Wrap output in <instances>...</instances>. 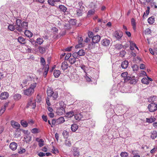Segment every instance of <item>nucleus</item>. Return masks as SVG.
Wrapping results in <instances>:
<instances>
[{"label":"nucleus","instance_id":"c85d7f7f","mask_svg":"<svg viewBox=\"0 0 157 157\" xmlns=\"http://www.w3.org/2000/svg\"><path fill=\"white\" fill-rule=\"evenodd\" d=\"M142 82L144 84H148L149 83V81L147 78H144L141 80Z\"/></svg>","mask_w":157,"mask_h":157},{"label":"nucleus","instance_id":"4468645a","mask_svg":"<svg viewBox=\"0 0 157 157\" xmlns=\"http://www.w3.org/2000/svg\"><path fill=\"white\" fill-rule=\"evenodd\" d=\"M57 112L59 115H62L64 114L65 112V109L63 107H61L58 109Z\"/></svg>","mask_w":157,"mask_h":157},{"label":"nucleus","instance_id":"bf43d9fd","mask_svg":"<svg viewBox=\"0 0 157 157\" xmlns=\"http://www.w3.org/2000/svg\"><path fill=\"white\" fill-rule=\"evenodd\" d=\"M132 79V77L128 76H126V78H125L124 80V81L127 82L129 80H130Z\"/></svg>","mask_w":157,"mask_h":157},{"label":"nucleus","instance_id":"79ce46f5","mask_svg":"<svg viewBox=\"0 0 157 157\" xmlns=\"http://www.w3.org/2000/svg\"><path fill=\"white\" fill-rule=\"evenodd\" d=\"M132 70L134 71H137L139 69V67L137 65L134 64L132 66Z\"/></svg>","mask_w":157,"mask_h":157},{"label":"nucleus","instance_id":"c03bdc74","mask_svg":"<svg viewBox=\"0 0 157 157\" xmlns=\"http://www.w3.org/2000/svg\"><path fill=\"white\" fill-rule=\"evenodd\" d=\"M151 33V31L149 28H147L144 30V33L145 35L150 34Z\"/></svg>","mask_w":157,"mask_h":157},{"label":"nucleus","instance_id":"393cba45","mask_svg":"<svg viewBox=\"0 0 157 157\" xmlns=\"http://www.w3.org/2000/svg\"><path fill=\"white\" fill-rule=\"evenodd\" d=\"M82 116L80 113H77L75 115V119L78 121L80 120L82 118Z\"/></svg>","mask_w":157,"mask_h":157},{"label":"nucleus","instance_id":"20e7f679","mask_svg":"<svg viewBox=\"0 0 157 157\" xmlns=\"http://www.w3.org/2000/svg\"><path fill=\"white\" fill-rule=\"evenodd\" d=\"M34 90L30 88H29L24 91V93L25 95L30 96L31 95L34 93Z\"/></svg>","mask_w":157,"mask_h":157},{"label":"nucleus","instance_id":"c756f323","mask_svg":"<svg viewBox=\"0 0 157 157\" xmlns=\"http://www.w3.org/2000/svg\"><path fill=\"white\" fill-rule=\"evenodd\" d=\"M21 26L23 29H28V23L27 22H23L21 24Z\"/></svg>","mask_w":157,"mask_h":157},{"label":"nucleus","instance_id":"473e14b6","mask_svg":"<svg viewBox=\"0 0 157 157\" xmlns=\"http://www.w3.org/2000/svg\"><path fill=\"white\" fill-rule=\"evenodd\" d=\"M157 136V132L155 131H153L151 133V137L152 139H155Z\"/></svg>","mask_w":157,"mask_h":157},{"label":"nucleus","instance_id":"1a4fd4ad","mask_svg":"<svg viewBox=\"0 0 157 157\" xmlns=\"http://www.w3.org/2000/svg\"><path fill=\"white\" fill-rule=\"evenodd\" d=\"M9 96L8 93L7 92L2 93L0 94V98L1 99H6L8 98Z\"/></svg>","mask_w":157,"mask_h":157},{"label":"nucleus","instance_id":"a878e982","mask_svg":"<svg viewBox=\"0 0 157 157\" xmlns=\"http://www.w3.org/2000/svg\"><path fill=\"white\" fill-rule=\"evenodd\" d=\"M38 49L39 52L41 54H44L45 52V48L39 46L38 47Z\"/></svg>","mask_w":157,"mask_h":157},{"label":"nucleus","instance_id":"cd10ccee","mask_svg":"<svg viewBox=\"0 0 157 157\" xmlns=\"http://www.w3.org/2000/svg\"><path fill=\"white\" fill-rule=\"evenodd\" d=\"M31 83H30V87L29 88H30L34 90V89L36 87V83L34 82V81H33L32 82H30Z\"/></svg>","mask_w":157,"mask_h":157},{"label":"nucleus","instance_id":"4c0bfd02","mask_svg":"<svg viewBox=\"0 0 157 157\" xmlns=\"http://www.w3.org/2000/svg\"><path fill=\"white\" fill-rule=\"evenodd\" d=\"M76 61V59L73 58H70L69 59V62L71 64H73L75 63Z\"/></svg>","mask_w":157,"mask_h":157},{"label":"nucleus","instance_id":"c9c22d12","mask_svg":"<svg viewBox=\"0 0 157 157\" xmlns=\"http://www.w3.org/2000/svg\"><path fill=\"white\" fill-rule=\"evenodd\" d=\"M155 118L153 117H151L150 118H146V122L148 123H151L155 121Z\"/></svg>","mask_w":157,"mask_h":157},{"label":"nucleus","instance_id":"37998d69","mask_svg":"<svg viewBox=\"0 0 157 157\" xmlns=\"http://www.w3.org/2000/svg\"><path fill=\"white\" fill-rule=\"evenodd\" d=\"M31 132L33 133H38L39 132V129L36 128H33L32 129Z\"/></svg>","mask_w":157,"mask_h":157},{"label":"nucleus","instance_id":"0eeeda50","mask_svg":"<svg viewBox=\"0 0 157 157\" xmlns=\"http://www.w3.org/2000/svg\"><path fill=\"white\" fill-rule=\"evenodd\" d=\"M100 39L101 37L99 35H97L94 36L92 39V41L93 42V44H94V43H98L100 41Z\"/></svg>","mask_w":157,"mask_h":157},{"label":"nucleus","instance_id":"49530a36","mask_svg":"<svg viewBox=\"0 0 157 157\" xmlns=\"http://www.w3.org/2000/svg\"><path fill=\"white\" fill-rule=\"evenodd\" d=\"M52 30L53 31V33L56 35L58 33V30L57 28L56 27H53L52 29Z\"/></svg>","mask_w":157,"mask_h":157},{"label":"nucleus","instance_id":"a211bd4d","mask_svg":"<svg viewBox=\"0 0 157 157\" xmlns=\"http://www.w3.org/2000/svg\"><path fill=\"white\" fill-rule=\"evenodd\" d=\"M25 35L29 38L31 37L33 35V33L29 31L25 30L24 32Z\"/></svg>","mask_w":157,"mask_h":157},{"label":"nucleus","instance_id":"ddd939ff","mask_svg":"<svg viewBox=\"0 0 157 157\" xmlns=\"http://www.w3.org/2000/svg\"><path fill=\"white\" fill-rule=\"evenodd\" d=\"M17 40L21 44H25L26 43L25 39L22 36L19 37L17 38Z\"/></svg>","mask_w":157,"mask_h":157},{"label":"nucleus","instance_id":"72a5a7b5","mask_svg":"<svg viewBox=\"0 0 157 157\" xmlns=\"http://www.w3.org/2000/svg\"><path fill=\"white\" fill-rule=\"evenodd\" d=\"M78 56H82L85 55V52L84 50L82 49L80 50L78 52Z\"/></svg>","mask_w":157,"mask_h":157},{"label":"nucleus","instance_id":"69168bd1","mask_svg":"<svg viewBox=\"0 0 157 157\" xmlns=\"http://www.w3.org/2000/svg\"><path fill=\"white\" fill-rule=\"evenodd\" d=\"M117 48L118 49H120L122 48V45L121 44H117L116 45Z\"/></svg>","mask_w":157,"mask_h":157},{"label":"nucleus","instance_id":"f257e3e1","mask_svg":"<svg viewBox=\"0 0 157 157\" xmlns=\"http://www.w3.org/2000/svg\"><path fill=\"white\" fill-rule=\"evenodd\" d=\"M47 97H52L53 100L56 99L58 97V93L57 92H54L53 90L50 88H49L47 90Z\"/></svg>","mask_w":157,"mask_h":157},{"label":"nucleus","instance_id":"3c124183","mask_svg":"<svg viewBox=\"0 0 157 157\" xmlns=\"http://www.w3.org/2000/svg\"><path fill=\"white\" fill-rule=\"evenodd\" d=\"M128 75V73L127 72H125L122 73L121 75V76L123 77L124 79L125 78H126V76Z\"/></svg>","mask_w":157,"mask_h":157},{"label":"nucleus","instance_id":"6e6552de","mask_svg":"<svg viewBox=\"0 0 157 157\" xmlns=\"http://www.w3.org/2000/svg\"><path fill=\"white\" fill-rule=\"evenodd\" d=\"M84 8L83 7H80V9H78L77 10L76 14L78 16H81L84 13Z\"/></svg>","mask_w":157,"mask_h":157},{"label":"nucleus","instance_id":"6e6d98bb","mask_svg":"<svg viewBox=\"0 0 157 157\" xmlns=\"http://www.w3.org/2000/svg\"><path fill=\"white\" fill-rule=\"evenodd\" d=\"M94 11L92 10H89L88 13V16H91L94 13Z\"/></svg>","mask_w":157,"mask_h":157},{"label":"nucleus","instance_id":"f8f14e48","mask_svg":"<svg viewBox=\"0 0 157 157\" xmlns=\"http://www.w3.org/2000/svg\"><path fill=\"white\" fill-rule=\"evenodd\" d=\"M17 144L15 142L11 143L10 145V148L13 151L15 150L17 148Z\"/></svg>","mask_w":157,"mask_h":157},{"label":"nucleus","instance_id":"13d9d810","mask_svg":"<svg viewBox=\"0 0 157 157\" xmlns=\"http://www.w3.org/2000/svg\"><path fill=\"white\" fill-rule=\"evenodd\" d=\"M88 36L89 38H92V37H93V33L92 32L89 31L88 32Z\"/></svg>","mask_w":157,"mask_h":157},{"label":"nucleus","instance_id":"e2e57ef3","mask_svg":"<svg viewBox=\"0 0 157 157\" xmlns=\"http://www.w3.org/2000/svg\"><path fill=\"white\" fill-rule=\"evenodd\" d=\"M53 151V153L54 154H56L59 152L58 150L57 149L55 148L54 147H53V149H52Z\"/></svg>","mask_w":157,"mask_h":157},{"label":"nucleus","instance_id":"ea45409f","mask_svg":"<svg viewBox=\"0 0 157 157\" xmlns=\"http://www.w3.org/2000/svg\"><path fill=\"white\" fill-rule=\"evenodd\" d=\"M8 28L11 31H13L15 29V27L12 25H10L8 26Z\"/></svg>","mask_w":157,"mask_h":157},{"label":"nucleus","instance_id":"5fc2aeb1","mask_svg":"<svg viewBox=\"0 0 157 157\" xmlns=\"http://www.w3.org/2000/svg\"><path fill=\"white\" fill-rule=\"evenodd\" d=\"M25 139H27V140H26V141L27 143H28L30 142L32 140V138L30 136H26V138H24Z\"/></svg>","mask_w":157,"mask_h":157},{"label":"nucleus","instance_id":"7ed1b4c3","mask_svg":"<svg viewBox=\"0 0 157 157\" xmlns=\"http://www.w3.org/2000/svg\"><path fill=\"white\" fill-rule=\"evenodd\" d=\"M148 108L150 112L155 111L157 109V104L155 103H151L148 106Z\"/></svg>","mask_w":157,"mask_h":157},{"label":"nucleus","instance_id":"f03ea898","mask_svg":"<svg viewBox=\"0 0 157 157\" xmlns=\"http://www.w3.org/2000/svg\"><path fill=\"white\" fill-rule=\"evenodd\" d=\"M30 107L31 109H34L36 107V102L34 101H33V98H30L29 100L26 107L29 108Z\"/></svg>","mask_w":157,"mask_h":157},{"label":"nucleus","instance_id":"774afa93","mask_svg":"<svg viewBox=\"0 0 157 157\" xmlns=\"http://www.w3.org/2000/svg\"><path fill=\"white\" fill-rule=\"evenodd\" d=\"M38 155L40 157H43L45 155V154L42 152H40L38 154Z\"/></svg>","mask_w":157,"mask_h":157},{"label":"nucleus","instance_id":"2f4dec72","mask_svg":"<svg viewBox=\"0 0 157 157\" xmlns=\"http://www.w3.org/2000/svg\"><path fill=\"white\" fill-rule=\"evenodd\" d=\"M59 8L60 10L64 12L66 11L67 10V8L64 6L63 5H60L59 6Z\"/></svg>","mask_w":157,"mask_h":157},{"label":"nucleus","instance_id":"f704fd0d","mask_svg":"<svg viewBox=\"0 0 157 157\" xmlns=\"http://www.w3.org/2000/svg\"><path fill=\"white\" fill-rule=\"evenodd\" d=\"M21 124L22 126L24 127H27L28 125L27 122L26 121L23 120L21 121Z\"/></svg>","mask_w":157,"mask_h":157},{"label":"nucleus","instance_id":"6ab92c4d","mask_svg":"<svg viewBox=\"0 0 157 157\" xmlns=\"http://www.w3.org/2000/svg\"><path fill=\"white\" fill-rule=\"evenodd\" d=\"M128 64V62L127 61L125 60L122 62L121 66L123 68L125 69L127 67Z\"/></svg>","mask_w":157,"mask_h":157},{"label":"nucleus","instance_id":"e433bc0d","mask_svg":"<svg viewBox=\"0 0 157 157\" xmlns=\"http://www.w3.org/2000/svg\"><path fill=\"white\" fill-rule=\"evenodd\" d=\"M21 98V95L18 94H16L13 96L14 99L16 100H19Z\"/></svg>","mask_w":157,"mask_h":157},{"label":"nucleus","instance_id":"8fccbe9b","mask_svg":"<svg viewBox=\"0 0 157 157\" xmlns=\"http://www.w3.org/2000/svg\"><path fill=\"white\" fill-rule=\"evenodd\" d=\"M65 143L66 145L70 147L71 145V144L69 140H66L65 141Z\"/></svg>","mask_w":157,"mask_h":157},{"label":"nucleus","instance_id":"338daca9","mask_svg":"<svg viewBox=\"0 0 157 157\" xmlns=\"http://www.w3.org/2000/svg\"><path fill=\"white\" fill-rule=\"evenodd\" d=\"M42 118L43 121L45 122H47V116H45L44 115H43L42 116Z\"/></svg>","mask_w":157,"mask_h":157},{"label":"nucleus","instance_id":"b1692460","mask_svg":"<svg viewBox=\"0 0 157 157\" xmlns=\"http://www.w3.org/2000/svg\"><path fill=\"white\" fill-rule=\"evenodd\" d=\"M122 36V33H119L117 32H115V37L117 39H120Z\"/></svg>","mask_w":157,"mask_h":157},{"label":"nucleus","instance_id":"aec40b11","mask_svg":"<svg viewBox=\"0 0 157 157\" xmlns=\"http://www.w3.org/2000/svg\"><path fill=\"white\" fill-rule=\"evenodd\" d=\"M60 74V71L59 70H55L53 72L54 76L56 78H58L59 77Z\"/></svg>","mask_w":157,"mask_h":157},{"label":"nucleus","instance_id":"4d7b16f0","mask_svg":"<svg viewBox=\"0 0 157 157\" xmlns=\"http://www.w3.org/2000/svg\"><path fill=\"white\" fill-rule=\"evenodd\" d=\"M79 153L78 151H74L73 152V155L75 156H78L79 155Z\"/></svg>","mask_w":157,"mask_h":157},{"label":"nucleus","instance_id":"052dcab7","mask_svg":"<svg viewBox=\"0 0 157 157\" xmlns=\"http://www.w3.org/2000/svg\"><path fill=\"white\" fill-rule=\"evenodd\" d=\"M50 97H47L46 99V102L47 105L48 106H50L51 105L50 103L49 102V99Z\"/></svg>","mask_w":157,"mask_h":157},{"label":"nucleus","instance_id":"09e8293b","mask_svg":"<svg viewBox=\"0 0 157 157\" xmlns=\"http://www.w3.org/2000/svg\"><path fill=\"white\" fill-rule=\"evenodd\" d=\"M40 62L41 64L44 67L45 65V62L44 59L43 57L40 58Z\"/></svg>","mask_w":157,"mask_h":157},{"label":"nucleus","instance_id":"7c9ffc66","mask_svg":"<svg viewBox=\"0 0 157 157\" xmlns=\"http://www.w3.org/2000/svg\"><path fill=\"white\" fill-rule=\"evenodd\" d=\"M148 23L150 24H152L155 21L154 18L153 17H149L147 20Z\"/></svg>","mask_w":157,"mask_h":157},{"label":"nucleus","instance_id":"a19ab883","mask_svg":"<svg viewBox=\"0 0 157 157\" xmlns=\"http://www.w3.org/2000/svg\"><path fill=\"white\" fill-rule=\"evenodd\" d=\"M121 156V157H127L128 155V153L126 152H122L120 154Z\"/></svg>","mask_w":157,"mask_h":157},{"label":"nucleus","instance_id":"39448f33","mask_svg":"<svg viewBox=\"0 0 157 157\" xmlns=\"http://www.w3.org/2000/svg\"><path fill=\"white\" fill-rule=\"evenodd\" d=\"M10 123L12 127L17 129H19L20 127V124L17 122H16L14 121H11Z\"/></svg>","mask_w":157,"mask_h":157},{"label":"nucleus","instance_id":"680f3d73","mask_svg":"<svg viewBox=\"0 0 157 157\" xmlns=\"http://www.w3.org/2000/svg\"><path fill=\"white\" fill-rule=\"evenodd\" d=\"M21 22V20L19 19H17L16 21V24L17 25H20Z\"/></svg>","mask_w":157,"mask_h":157},{"label":"nucleus","instance_id":"864d4df0","mask_svg":"<svg viewBox=\"0 0 157 157\" xmlns=\"http://www.w3.org/2000/svg\"><path fill=\"white\" fill-rule=\"evenodd\" d=\"M72 56L73 58L76 59L78 57V53L76 52H75L73 53L72 54Z\"/></svg>","mask_w":157,"mask_h":157},{"label":"nucleus","instance_id":"9b49d317","mask_svg":"<svg viewBox=\"0 0 157 157\" xmlns=\"http://www.w3.org/2000/svg\"><path fill=\"white\" fill-rule=\"evenodd\" d=\"M78 44L75 46V48H79L81 47L82 46V42L83 41V39L81 37H78Z\"/></svg>","mask_w":157,"mask_h":157},{"label":"nucleus","instance_id":"f3484780","mask_svg":"<svg viewBox=\"0 0 157 157\" xmlns=\"http://www.w3.org/2000/svg\"><path fill=\"white\" fill-rule=\"evenodd\" d=\"M49 66L48 64H47L45 65V67L44 69V78L46 77L48 74V71L49 70Z\"/></svg>","mask_w":157,"mask_h":157},{"label":"nucleus","instance_id":"a18cd8bd","mask_svg":"<svg viewBox=\"0 0 157 157\" xmlns=\"http://www.w3.org/2000/svg\"><path fill=\"white\" fill-rule=\"evenodd\" d=\"M67 115L68 117H71L74 115V113L73 112L70 111L68 112Z\"/></svg>","mask_w":157,"mask_h":157},{"label":"nucleus","instance_id":"412c9836","mask_svg":"<svg viewBox=\"0 0 157 157\" xmlns=\"http://www.w3.org/2000/svg\"><path fill=\"white\" fill-rule=\"evenodd\" d=\"M78 128V126L76 124H72L71 127V129L73 132H75L77 130Z\"/></svg>","mask_w":157,"mask_h":157},{"label":"nucleus","instance_id":"dca6fc26","mask_svg":"<svg viewBox=\"0 0 157 157\" xmlns=\"http://www.w3.org/2000/svg\"><path fill=\"white\" fill-rule=\"evenodd\" d=\"M138 79L135 78V76H132V79L129 82V83L131 84H135L138 81Z\"/></svg>","mask_w":157,"mask_h":157},{"label":"nucleus","instance_id":"bb28decb","mask_svg":"<svg viewBox=\"0 0 157 157\" xmlns=\"http://www.w3.org/2000/svg\"><path fill=\"white\" fill-rule=\"evenodd\" d=\"M131 22L133 29L134 30H135L136 29V23L135 19L133 18H132Z\"/></svg>","mask_w":157,"mask_h":157},{"label":"nucleus","instance_id":"603ef678","mask_svg":"<svg viewBox=\"0 0 157 157\" xmlns=\"http://www.w3.org/2000/svg\"><path fill=\"white\" fill-rule=\"evenodd\" d=\"M17 26L16 27V29L19 32H21L22 29V27L20 25H17Z\"/></svg>","mask_w":157,"mask_h":157},{"label":"nucleus","instance_id":"4be33fe9","mask_svg":"<svg viewBox=\"0 0 157 157\" xmlns=\"http://www.w3.org/2000/svg\"><path fill=\"white\" fill-rule=\"evenodd\" d=\"M44 42V40L43 39L40 38H37L36 40L35 43H36L39 45L42 44Z\"/></svg>","mask_w":157,"mask_h":157},{"label":"nucleus","instance_id":"58836bf2","mask_svg":"<svg viewBox=\"0 0 157 157\" xmlns=\"http://www.w3.org/2000/svg\"><path fill=\"white\" fill-rule=\"evenodd\" d=\"M39 146L40 147H41L44 145V141L42 139H40L38 141Z\"/></svg>","mask_w":157,"mask_h":157},{"label":"nucleus","instance_id":"423d86ee","mask_svg":"<svg viewBox=\"0 0 157 157\" xmlns=\"http://www.w3.org/2000/svg\"><path fill=\"white\" fill-rule=\"evenodd\" d=\"M34 78L31 77L29 76H28L27 78L24 80L23 81V83L25 85L26 84L28 83V84H30L31 83L30 82L34 81Z\"/></svg>","mask_w":157,"mask_h":157},{"label":"nucleus","instance_id":"de8ad7c7","mask_svg":"<svg viewBox=\"0 0 157 157\" xmlns=\"http://www.w3.org/2000/svg\"><path fill=\"white\" fill-rule=\"evenodd\" d=\"M48 2L50 5L52 6H54L55 3L54 0H48Z\"/></svg>","mask_w":157,"mask_h":157},{"label":"nucleus","instance_id":"5701e85b","mask_svg":"<svg viewBox=\"0 0 157 157\" xmlns=\"http://www.w3.org/2000/svg\"><path fill=\"white\" fill-rule=\"evenodd\" d=\"M65 121L64 118L63 117H61L56 120V123L58 124H60L63 123Z\"/></svg>","mask_w":157,"mask_h":157},{"label":"nucleus","instance_id":"9d476101","mask_svg":"<svg viewBox=\"0 0 157 157\" xmlns=\"http://www.w3.org/2000/svg\"><path fill=\"white\" fill-rule=\"evenodd\" d=\"M110 41L107 39H105L102 40L101 41V43L102 45L105 46H107L110 44Z\"/></svg>","mask_w":157,"mask_h":157},{"label":"nucleus","instance_id":"0e129e2a","mask_svg":"<svg viewBox=\"0 0 157 157\" xmlns=\"http://www.w3.org/2000/svg\"><path fill=\"white\" fill-rule=\"evenodd\" d=\"M56 123V121L55 120L53 119L52 121V123L51 127H53L54 126H55Z\"/></svg>","mask_w":157,"mask_h":157},{"label":"nucleus","instance_id":"2eb2a0df","mask_svg":"<svg viewBox=\"0 0 157 157\" xmlns=\"http://www.w3.org/2000/svg\"><path fill=\"white\" fill-rule=\"evenodd\" d=\"M68 67V64L67 62H62L61 65V68L62 70L64 71L66 70Z\"/></svg>","mask_w":157,"mask_h":157}]
</instances>
